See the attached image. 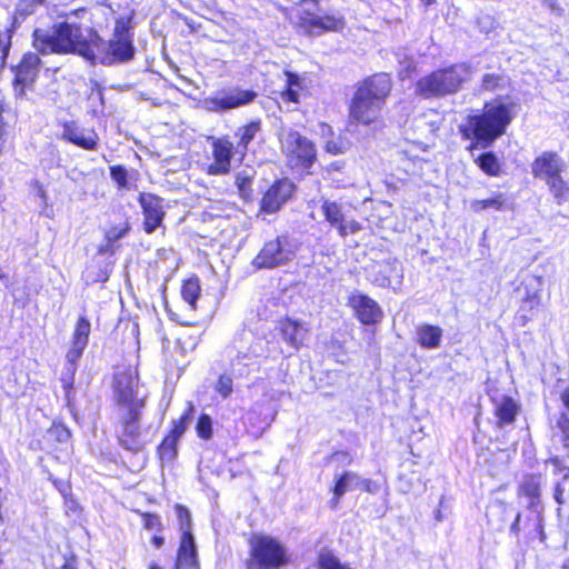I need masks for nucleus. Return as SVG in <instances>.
Segmentation results:
<instances>
[{"label":"nucleus","instance_id":"obj_1","mask_svg":"<svg viewBox=\"0 0 569 569\" xmlns=\"http://www.w3.org/2000/svg\"><path fill=\"white\" fill-rule=\"evenodd\" d=\"M33 47L42 54L76 52L91 62L111 64L133 58L134 47L129 30L117 23L113 38L108 42L89 27L63 22L49 30L36 29Z\"/></svg>","mask_w":569,"mask_h":569},{"label":"nucleus","instance_id":"obj_2","mask_svg":"<svg viewBox=\"0 0 569 569\" xmlns=\"http://www.w3.org/2000/svg\"><path fill=\"white\" fill-rule=\"evenodd\" d=\"M515 117V104L506 103L501 99L487 102L481 112L470 114L461 127L463 136L473 138L476 143L472 148L481 144L482 148L502 136Z\"/></svg>","mask_w":569,"mask_h":569},{"label":"nucleus","instance_id":"obj_3","mask_svg":"<svg viewBox=\"0 0 569 569\" xmlns=\"http://www.w3.org/2000/svg\"><path fill=\"white\" fill-rule=\"evenodd\" d=\"M391 90V79L387 73L375 74L356 90L350 104L352 120L369 124L378 119Z\"/></svg>","mask_w":569,"mask_h":569},{"label":"nucleus","instance_id":"obj_4","mask_svg":"<svg viewBox=\"0 0 569 569\" xmlns=\"http://www.w3.org/2000/svg\"><path fill=\"white\" fill-rule=\"evenodd\" d=\"M247 543L248 556L243 561V569H283L291 562L286 545L271 535L251 532Z\"/></svg>","mask_w":569,"mask_h":569},{"label":"nucleus","instance_id":"obj_5","mask_svg":"<svg viewBox=\"0 0 569 569\" xmlns=\"http://www.w3.org/2000/svg\"><path fill=\"white\" fill-rule=\"evenodd\" d=\"M470 77L471 69L468 64H453L431 72L418 80L416 83V93L423 98L456 93Z\"/></svg>","mask_w":569,"mask_h":569},{"label":"nucleus","instance_id":"obj_6","mask_svg":"<svg viewBox=\"0 0 569 569\" xmlns=\"http://www.w3.org/2000/svg\"><path fill=\"white\" fill-rule=\"evenodd\" d=\"M298 249L297 240L288 236H278L264 242L259 253L253 258L252 266L257 269H274L288 266L295 260Z\"/></svg>","mask_w":569,"mask_h":569},{"label":"nucleus","instance_id":"obj_7","mask_svg":"<svg viewBox=\"0 0 569 569\" xmlns=\"http://www.w3.org/2000/svg\"><path fill=\"white\" fill-rule=\"evenodd\" d=\"M279 139L288 166L292 169H308L312 166L316 149L309 139L289 128L279 131Z\"/></svg>","mask_w":569,"mask_h":569},{"label":"nucleus","instance_id":"obj_8","mask_svg":"<svg viewBox=\"0 0 569 569\" xmlns=\"http://www.w3.org/2000/svg\"><path fill=\"white\" fill-rule=\"evenodd\" d=\"M113 395L119 409L143 408L144 396L140 392L136 368L130 366L117 368L113 377Z\"/></svg>","mask_w":569,"mask_h":569},{"label":"nucleus","instance_id":"obj_9","mask_svg":"<svg viewBox=\"0 0 569 569\" xmlns=\"http://www.w3.org/2000/svg\"><path fill=\"white\" fill-rule=\"evenodd\" d=\"M257 93L239 87H229L217 90L200 101L201 108L209 112H224L252 102Z\"/></svg>","mask_w":569,"mask_h":569},{"label":"nucleus","instance_id":"obj_10","mask_svg":"<svg viewBox=\"0 0 569 569\" xmlns=\"http://www.w3.org/2000/svg\"><path fill=\"white\" fill-rule=\"evenodd\" d=\"M333 493L337 497L346 493L379 496L385 493V481L361 478L355 472L347 471L338 478Z\"/></svg>","mask_w":569,"mask_h":569},{"label":"nucleus","instance_id":"obj_11","mask_svg":"<svg viewBox=\"0 0 569 569\" xmlns=\"http://www.w3.org/2000/svg\"><path fill=\"white\" fill-rule=\"evenodd\" d=\"M243 341L249 342V346L239 347L237 356L231 361L233 372L240 377L252 371L259 365V359L266 357L262 340L256 339L251 333H244Z\"/></svg>","mask_w":569,"mask_h":569},{"label":"nucleus","instance_id":"obj_12","mask_svg":"<svg viewBox=\"0 0 569 569\" xmlns=\"http://www.w3.org/2000/svg\"><path fill=\"white\" fill-rule=\"evenodd\" d=\"M348 306L353 310L356 318L366 326L380 323L385 316L376 300L358 290L349 295Z\"/></svg>","mask_w":569,"mask_h":569},{"label":"nucleus","instance_id":"obj_13","mask_svg":"<svg viewBox=\"0 0 569 569\" xmlns=\"http://www.w3.org/2000/svg\"><path fill=\"white\" fill-rule=\"evenodd\" d=\"M283 88L279 91L282 102L300 103L309 94L311 80L306 73L283 71Z\"/></svg>","mask_w":569,"mask_h":569},{"label":"nucleus","instance_id":"obj_14","mask_svg":"<svg viewBox=\"0 0 569 569\" xmlns=\"http://www.w3.org/2000/svg\"><path fill=\"white\" fill-rule=\"evenodd\" d=\"M142 408L119 409L122 431L119 435L121 445L129 450H137L140 442L139 417Z\"/></svg>","mask_w":569,"mask_h":569},{"label":"nucleus","instance_id":"obj_15","mask_svg":"<svg viewBox=\"0 0 569 569\" xmlns=\"http://www.w3.org/2000/svg\"><path fill=\"white\" fill-rule=\"evenodd\" d=\"M295 184L289 179L277 180L264 192L260 209L266 213L277 212L292 196Z\"/></svg>","mask_w":569,"mask_h":569},{"label":"nucleus","instance_id":"obj_16","mask_svg":"<svg viewBox=\"0 0 569 569\" xmlns=\"http://www.w3.org/2000/svg\"><path fill=\"white\" fill-rule=\"evenodd\" d=\"M565 168V161L556 152L543 151L531 163V173L547 183L559 177Z\"/></svg>","mask_w":569,"mask_h":569},{"label":"nucleus","instance_id":"obj_17","mask_svg":"<svg viewBox=\"0 0 569 569\" xmlns=\"http://www.w3.org/2000/svg\"><path fill=\"white\" fill-rule=\"evenodd\" d=\"M139 203L143 213V230L152 233L162 224L164 218L163 200L152 193H141Z\"/></svg>","mask_w":569,"mask_h":569},{"label":"nucleus","instance_id":"obj_18","mask_svg":"<svg viewBox=\"0 0 569 569\" xmlns=\"http://www.w3.org/2000/svg\"><path fill=\"white\" fill-rule=\"evenodd\" d=\"M213 162L208 166L207 172L211 176H223L231 169L233 143L228 138L212 139Z\"/></svg>","mask_w":569,"mask_h":569},{"label":"nucleus","instance_id":"obj_19","mask_svg":"<svg viewBox=\"0 0 569 569\" xmlns=\"http://www.w3.org/2000/svg\"><path fill=\"white\" fill-rule=\"evenodd\" d=\"M368 278L372 283L379 287L396 288L401 284L402 267L396 260L383 261L372 267L368 273Z\"/></svg>","mask_w":569,"mask_h":569},{"label":"nucleus","instance_id":"obj_20","mask_svg":"<svg viewBox=\"0 0 569 569\" xmlns=\"http://www.w3.org/2000/svg\"><path fill=\"white\" fill-rule=\"evenodd\" d=\"M90 330V321L86 317H80L74 327L71 347L66 356L67 361L72 367V370L76 369L78 360L81 358L84 349L88 346Z\"/></svg>","mask_w":569,"mask_h":569},{"label":"nucleus","instance_id":"obj_21","mask_svg":"<svg viewBox=\"0 0 569 569\" xmlns=\"http://www.w3.org/2000/svg\"><path fill=\"white\" fill-rule=\"evenodd\" d=\"M62 138L86 150H94L99 139L93 129L81 128L76 122L63 124Z\"/></svg>","mask_w":569,"mask_h":569},{"label":"nucleus","instance_id":"obj_22","mask_svg":"<svg viewBox=\"0 0 569 569\" xmlns=\"http://www.w3.org/2000/svg\"><path fill=\"white\" fill-rule=\"evenodd\" d=\"M40 66V59L36 53L28 52L23 56L21 62L16 68V84L21 86L20 93L30 86L37 78Z\"/></svg>","mask_w":569,"mask_h":569},{"label":"nucleus","instance_id":"obj_23","mask_svg":"<svg viewBox=\"0 0 569 569\" xmlns=\"http://www.w3.org/2000/svg\"><path fill=\"white\" fill-rule=\"evenodd\" d=\"M134 512L141 518L142 529L153 531V535L150 538V543L152 547L154 549H161L166 543V538L162 535L164 525L161 520V517L158 513L140 511L138 509L134 510Z\"/></svg>","mask_w":569,"mask_h":569},{"label":"nucleus","instance_id":"obj_24","mask_svg":"<svg viewBox=\"0 0 569 569\" xmlns=\"http://www.w3.org/2000/svg\"><path fill=\"white\" fill-rule=\"evenodd\" d=\"M172 569H201L196 542H179Z\"/></svg>","mask_w":569,"mask_h":569},{"label":"nucleus","instance_id":"obj_25","mask_svg":"<svg viewBox=\"0 0 569 569\" xmlns=\"http://www.w3.org/2000/svg\"><path fill=\"white\" fill-rule=\"evenodd\" d=\"M495 416L497 425L503 427L515 421L519 412V405L509 396H501L493 399Z\"/></svg>","mask_w":569,"mask_h":569},{"label":"nucleus","instance_id":"obj_26","mask_svg":"<svg viewBox=\"0 0 569 569\" xmlns=\"http://www.w3.org/2000/svg\"><path fill=\"white\" fill-rule=\"evenodd\" d=\"M443 330L439 326L419 325L416 328V341L425 349H437L441 346Z\"/></svg>","mask_w":569,"mask_h":569},{"label":"nucleus","instance_id":"obj_27","mask_svg":"<svg viewBox=\"0 0 569 569\" xmlns=\"http://www.w3.org/2000/svg\"><path fill=\"white\" fill-rule=\"evenodd\" d=\"M280 329L284 340L295 348H298L303 343L308 333V328L305 323L290 318L280 322Z\"/></svg>","mask_w":569,"mask_h":569},{"label":"nucleus","instance_id":"obj_28","mask_svg":"<svg viewBox=\"0 0 569 569\" xmlns=\"http://www.w3.org/2000/svg\"><path fill=\"white\" fill-rule=\"evenodd\" d=\"M546 465L551 468V472L556 478L553 498H561L566 492V486L569 479V465L558 457L549 459Z\"/></svg>","mask_w":569,"mask_h":569},{"label":"nucleus","instance_id":"obj_29","mask_svg":"<svg viewBox=\"0 0 569 569\" xmlns=\"http://www.w3.org/2000/svg\"><path fill=\"white\" fill-rule=\"evenodd\" d=\"M261 130L260 120L251 121L250 123L237 129L234 137L238 138L237 151L243 157L248 150L249 143L256 138Z\"/></svg>","mask_w":569,"mask_h":569},{"label":"nucleus","instance_id":"obj_30","mask_svg":"<svg viewBox=\"0 0 569 569\" xmlns=\"http://www.w3.org/2000/svg\"><path fill=\"white\" fill-rule=\"evenodd\" d=\"M174 510L177 513L178 525L181 531L179 542L191 541V543L196 542V539L192 533V520L190 511L187 507L180 503L174 505Z\"/></svg>","mask_w":569,"mask_h":569},{"label":"nucleus","instance_id":"obj_31","mask_svg":"<svg viewBox=\"0 0 569 569\" xmlns=\"http://www.w3.org/2000/svg\"><path fill=\"white\" fill-rule=\"evenodd\" d=\"M523 287L526 289L523 305L532 310L540 303L541 280L537 277H527L523 281Z\"/></svg>","mask_w":569,"mask_h":569},{"label":"nucleus","instance_id":"obj_32","mask_svg":"<svg viewBox=\"0 0 569 569\" xmlns=\"http://www.w3.org/2000/svg\"><path fill=\"white\" fill-rule=\"evenodd\" d=\"M470 207L476 212L487 209L502 210L507 207V197L505 193L498 192L488 199L473 200Z\"/></svg>","mask_w":569,"mask_h":569},{"label":"nucleus","instance_id":"obj_33","mask_svg":"<svg viewBox=\"0 0 569 569\" xmlns=\"http://www.w3.org/2000/svg\"><path fill=\"white\" fill-rule=\"evenodd\" d=\"M317 569H355L348 562H342L331 550H322L317 558Z\"/></svg>","mask_w":569,"mask_h":569},{"label":"nucleus","instance_id":"obj_34","mask_svg":"<svg viewBox=\"0 0 569 569\" xmlns=\"http://www.w3.org/2000/svg\"><path fill=\"white\" fill-rule=\"evenodd\" d=\"M43 4L44 0H20L17 4L16 14L10 29L13 31L19 23V19H24L26 17L34 13L37 9Z\"/></svg>","mask_w":569,"mask_h":569},{"label":"nucleus","instance_id":"obj_35","mask_svg":"<svg viewBox=\"0 0 569 569\" xmlns=\"http://www.w3.org/2000/svg\"><path fill=\"white\" fill-rule=\"evenodd\" d=\"M477 164L479 168L487 173L488 176H498L501 170L500 162L497 158V156L491 152H483L476 159Z\"/></svg>","mask_w":569,"mask_h":569},{"label":"nucleus","instance_id":"obj_36","mask_svg":"<svg viewBox=\"0 0 569 569\" xmlns=\"http://www.w3.org/2000/svg\"><path fill=\"white\" fill-rule=\"evenodd\" d=\"M558 204L569 202V184L561 174L546 183Z\"/></svg>","mask_w":569,"mask_h":569},{"label":"nucleus","instance_id":"obj_37","mask_svg":"<svg viewBox=\"0 0 569 569\" xmlns=\"http://www.w3.org/2000/svg\"><path fill=\"white\" fill-rule=\"evenodd\" d=\"M200 284L197 278L186 280L181 288V296L189 307L194 310L200 295Z\"/></svg>","mask_w":569,"mask_h":569},{"label":"nucleus","instance_id":"obj_38","mask_svg":"<svg viewBox=\"0 0 569 569\" xmlns=\"http://www.w3.org/2000/svg\"><path fill=\"white\" fill-rule=\"evenodd\" d=\"M541 477L538 475L525 476L520 483V492L526 498H540Z\"/></svg>","mask_w":569,"mask_h":569},{"label":"nucleus","instance_id":"obj_39","mask_svg":"<svg viewBox=\"0 0 569 569\" xmlns=\"http://www.w3.org/2000/svg\"><path fill=\"white\" fill-rule=\"evenodd\" d=\"M193 411V405L191 402H188L187 409L183 412V415L177 421H173L172 430L169 433L170 437H174V439L179 441V439L183 436L188 426L191 422Z\"/></svg>","mask_w":569,"mask_h":569},{"label":"nucleus","instance_id":"obj_40","mask_svg":"<svg viewBox=\"0 0 569 569\" xmlns=\"http://www.w3.org/2000/svg\"><path fill=\"white\" fill-rule=\"evenodd\" d=\"M322 212L326 217V220L333 227H337L343 218L341 208L337 202L326 200L322 203Z\"/></svg>","mask_w":569,"mask_h":569},{"label":"nucleus","instance_id":"obj_41","mask_svg":"<svg viewBox=\"0 0 569 569\" xmlns=\"http://www.w3.org/2000/svg\"><path fill=\"white\" fill-rule=\"evenodd\" d=\"M177 443L178 440L174 437H170L169 435L162 440L159 446V456L162 461H172L177 455Z\"/></svg>","mask_w":569,"mask_h":569},{"label":"nucleus","instance_id":"obj_42","mask_svg":"<svg viewBox=\"0 0 569 569\" xmlns=\"http://www.w3.org/2000/svg\"><path fill=\"white\" fill-rule=\"evenodd\" d=\"M12 40V30L3 29L0 30V71L3 69L6 59L9 54Z\"/></svg>","mask_w":569,"mask_h":569},{"label":"nucleus","instance_id":"obj_43","mask_svg":"<svg viewBox=\"0 0 569 569\" xmlns=\"http://www.w3.org/2000/svg\"><path fill=\"white\" fill-rule=\"evenodd\" d=\"M196 431L199 438L209 440L212 437V419L209 415L202 413L197 422Z\"/></svg>","mask_w":569,"mask_h":569},{"label":"nucleus","instance_id":"obj_44","mask_svg":"<svg viewBox=\"0 0 569 569\" xmlns=\"http://www.w3.org/2000/svg\"><path fill=\"white\" fill-rule=\"evenodd\" d=\"M505 84V78L499 73H486L482 77L481 89L487 91H493L498 88H502Z\"/></svg>","mask_w":569,"mask_h":569},{"label":"nucleus","instance_id":"obj_45","mask_svg":"<svg viewBox=\"0 0 569 569\" xmlns=\"http://www.w3.org/2000/svg\"><path fill=\"white\" fill-rule=\"evenodd\" d=\"M110 176L111 179L118 184L121 189H129V181H128V171L122 166H112L110 167Z\"/></svg>","mask_w":569,"mask_h":569},{"label":"nucleus","instance_id":"obj_46","mask_svg":"<svg viewBox=\"0 0 569 569\" xmlns=\"http://www.w3.org/2000/svg\"><path fill=\"white\" fill-rule=\"evenodd\" d=\"M129 224L127 222L114 226L106 232V241L116 242L123 238L129 232Z\"/></svg>","mask_w":569,"mask_h":569},{"label":"nucleus","instance_id":"obj_47","mask_svg":"<svg viewBox=\"0 0 569 569\" xmlns=\"http://www.w3.org/2000/svg\"><path fill=\"white\" fill-rule=\"evenodd\" d=\"M232 379L228 375H221L216 385V391L222 397L228 398L232 393Z\"/></svg>","mask_w":569,"mask_h":569},{"label":"nucleus","instance_id":"obj_48","mask_svg":"<svg viewBox=\"0 0 569 569\" xmlns=\"http://www.w3.org/2000/svg\"><path fill=\"white\" fill-rule=\"evenodd\" d=\"M338 228V232L341 237H346L350 233H356L361 229V226L356 220H346L345 218L341 219V222L336 227Z\"/></svg>","mask_w":569,"mask_h":569},{"label":"nucleus","instance_id":"obj_49","mask_svg":"<svg viewBox=\"0 0 569 569\" xmlns=\"http://www.w3.org/2000/svg\"><path fill=\"white\" fill-rule=\"evenodd\" d=\"M48 437L49 439H57V441L63 443L68 442L70 431L64 426L58 425L48 430Z\"/></svg>","mask_w":569,"mask_h":569},{"label":"nucleus","instance_id":"obj_50","mask_svg":"<svg viewBox=\"0 0 569 569\" xmlns=\"http://www.w3.org/2000/svg\"><path fill=\"white\" fill-rule=\"evenodd\" d=\"M321 23L323 31H337L343 27V20L336 16H323Z\"/></svg>","mask_w":569,"mask_h":569},{"label":"nucleus","instance_id":"obj_51","mask_svg":"<svg viewBox=\"0 0 569 569\" xmlns=\"http://www.w3.org/2000/svg\"><path fill=\"white\" fill-rule=\"evenodd\" d=\"M321 22H322V17H320V16L309 14L308 17L303 18V26L310 32H317V33L323 32Z\"/></svg>","mask_w":569,"mask_h":569},{"label":"nucleus","instance_id":"obj_52","mask_svg":"<svg viewBox=\"0 0 569 569\" xmlns=\"http://www.w3.org/2000/svg\"><path fill=\"white\" fill-rule=\"evenodd\" d=\"M326 150L332 154H339L345 151L343 143L341 141H327L326 143Z\"/></svg>","mask_w":569,"mask_h":569},{"label":"nucleus","instance_id":"obj_53","mask_svg":"<svg viewBox=\"0 0 569 569\" xmlns=\"http://www.w3.org/2000/svg\"><path fill=\"white\" fill-rule=\"evenodd\" d=\"M60 569H78V559L74 553L64 556L63 563Z\"/></svg>","mask_w":569,"mask_h":569},{"label":"nucleus","instance_id":"obj_54","mask_svg":"<svg viewBox=\"0 0 569 569\" xmlns=\"http://www.w3.org/2000/svg\"><path fill=\"white\" fill-rule=\"evenodd\" d=\"M558 427L565 433V436H569V417L566 413H562L558 420Z\"/></svg>","mask_w":569,"mask_h":569},{"label":"nucleus","instance_id":"obj_55","mask_svg":"<svg viewBox=\"0 0 569 569\" xmlns=\"http://www.w3.org/2000/svg\"><path fill=\"white\" fill-rule=\"evenodd\" d=\"M99 253L101 254H106V253H109V254H113L116 249H114V243L113 242H109V241H106V243L101 244L99 247Z\"/></svg>","mask_w":569,"mask_h":569},{"label":"nucleus","instance_id":"obj_56","mask_svg":"<svg viewBox=\"0 0 569 569\" xmlns=\"http://www.w3.org/2000/svg\"><path fill=\"white\" fill-rule=\"evenodd\" d=\"M247 183H249V178L243 177L241 173H238L236 177V184L238 186V188L240 190H243L246 188Z\"/></svg>","mask_w":569,"mask_h":569},{"label":"nucleus","instance_id":"obj_57","mask_svg":"<svg viewBox=\"0 0 569 569\" xmlns=\"http://www.w3.org/2000/svg\"><path fill=\"white\" fill-rule=\"evenodd\" d=\"M560 399L565 408L569 411V387L562 391Z\"/></svg>","mask_w":569,"mask_h":569},{"label":"nucleus","instance_id":"obj_58","mask_svg":"<svg viewBox=\"0 0 569 569\" xmlns=\"http://www.w3.org/2000/svg\"><path fill=\"white\" fill-rule=\"evenodd\" d=\"M147 569H164V568L160 563H158L157 561H150L148 563Z\"/></svg>","mask_w":569,"mask_h":569},{"label":"nucleus","instance_id":"obj_59","mask_svg":"<svg viewBox=\"0 0 569 569\" xmlns=\"http://www.w3.org/2000/svg\"><path fill=\"white\" fill-rule=\"evenodd\" d=\"M0 569H6L4 567V559H3V555L0 553Z\"/></svg>","mask_w":569,"mask_h":569},{"label":"nucleus","instance_id":"obj_60","mask_svg":"<svg viewBox=\"0 0 569 569\" xmlns=\"http://www.w3.org/2000/svg\"><path fill=\"white\" fill-rule=\"evenodd\" d=\"M436 0H421V2H423L426 6H430L432 3H435Z\"/></svg>","mask_w":569,"mask_h":569},{"label":"nucleus","instance_id":"obj_61","mask_svg":"<svg viewBox=\"0 0 569 569\" xmlns=\"http://www.w3.org/2000/svg\"><path fill=\"white\" fill-rule=\"evenodd\" d=\"M60 493H62L63 496H66V490L60 489Z\"/></svg>","mask_w":569,"mask_h":569},{"label":"nucleus","instance_id":"obj_62","mask_svg":"<svg viewBox=\"0 0 569 569\" xmlns=\"http://www.w3.org/2000/svg\"><path fill=\"white\" fill-rule=\"evenodd\" d=\"M0 278H2V272H0Z\"/></svg>","mask_w":569,"mask_h":569}]
</instances>
